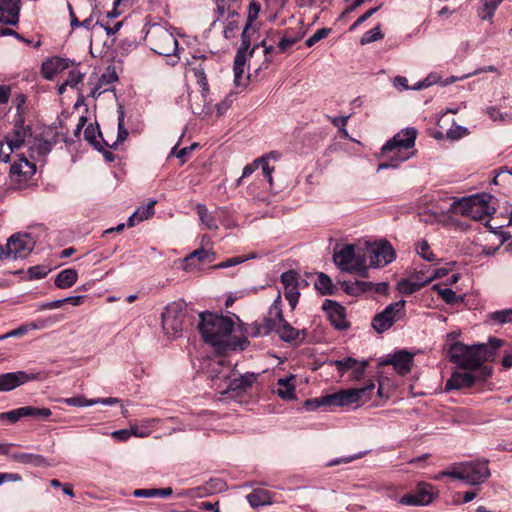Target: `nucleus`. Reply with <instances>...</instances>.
Returning <instances> with one entry per match:
<instances>
[{
    "label": "nucleus",
    "instance_id": "23",
    "mask_svg": "<svg viewBox=\"0 0 512 512\" xmlns=\"http://www.w3.org/2000/svg\"><path fill=\"white\" fill-rule=\"evenodd\" d=\"M242 335L244 337H259L263 335H268L272 332V323L269 322V312L264 318L262 323L254 322L251 324H243L239 325Z\"/></svg>",
    "mask_w": 512,
    "mask_h": 512
},
{
    "label": "nucleus",
    "instance_id": "1",
    "mask_svg": "<svg viewBox=\"0 0 512 512\" xmlns=\"http://www.w3.org/2000/svg\"><path fill=\"white\" fill-rule=\"evenodd\" d=\"M198 329L203 340L219 353L244 350L249 341L244 336L234 335L235 322L231 317L214 313H201Z\"/></svg>",
    "mask_w": 512,
    "mask_h": 512
},
{
    "label": "nucleus",
    "instance_id": "33",
    "mask_svg": "<svg viewBox=\"0 0 512 512\" xmlns=\"http://www.w3.org/2000/svg\"><path fill=\"white\" fill-rule=\"evenodd\" d=\"M419 506H427L433 502L436 494L433 491V486L426 482H420L414 492Z\"/></svg>",
    "mask_w": 512,
    "mask_h": 512
},
{
    "label": "nucleus",
    "instance_id": "42",
    "mask_svg": "<svg viewBox=\"0 0 512 512\" xmlns=\"http://www.w3.org/2000/svg\"><path fill=\"white\" fill-rule=\"evenodd\" d=\"M223 25V35L226 39L234 38L239 30L240 14L220 22Z\"/></svg>",
    "mask_w": 512,
    "mask_h": 512
},
{
    "label": "nucleus",
    "instance_id": "57",
    "mask_svg": "<svg viewBox=\"0 0 512 512\" xmlns=\"http://www.w3.org/2000/svg\"><path fill=\"white\" fill-rule=\"evenodd\" d=\"M250 28H246V25L244 26V29L241 34V46L237 50V52H243L244 56H251L254 49L250 50V37L248 35V31Z\"/></svg>",
    "mask_w": 512,
    "mask_h": 512
},
{
    "label": "nucleus",
    "instance_id": "43",
    "mask_svg": "<svg viewBox=\"0 0 512 512\" xmlns=\"http://www.w3.org/2000/svg\"><path fill=\"white\" fill-rule=\"evenodd\" d=\"M21 412L23 418L32 417L36 419H48L52 415V411L46 407L38 408L34 406H24L21 407Z\"/></svg>",
    "mask_w": 512,
    "mask_h": 512
},
{
    "label": "nucleus",
    "instance_id": "48",
    "mask_svg": "<svg viewBox=\"0 0 512 512\" xmlns=\"http://www.w3.org/2000/svg\"><path fill=\"white\" fill-rule=\"evenodd\" d=\"M416 251L419 256L428 262H436V256L430 249V246L426 240H421L416 245Z\"/></svg>",
    "mask_w": 512,
    "mask_h": 512
},
{
    "label": "nucleus",
    "instance_id": "12",
    "mask_svg": "<svg viewBox=\"0 0 512 512\" xmlns=\"http://www.w3.org/2000/svg\"><path fill=\"white\" fill-rule=\"evenodd\" d=\"M367 256L371 267L380 268L394 261L395 250L389 241L380 240L367 244Z\"/></svg>",
    "mask_w": 512,
    "mask_h": 512
},
{
    "label": "nucleus",
    "instance_id": "5",
    "mask_svg": "<svg viewBox=\"0 0 512 512\" xmlns=\"http://www.w3.org/2000/svg\"><path fill=\"white\" fill-rule=\"evenodd\" d=\"M417 130L407 127L394 135L392 139L387 141L381 148V155L389 161L404 162L410 159L414 152Z\"/></svg>",
    "mask_w": 512,
    "mask_h": 512
},
{
    "label": "nucleus",
    "instance_id": "64",
    "mask_svg": "<svg viewBox=\"0 0 512 512\" xmlns=\"http://www.w3.org/2000/svg\"><path fill=\"white\" fill-rule=\"evenodd\" d=\"M432 266H423L420 269L415 270V272L411 275L413 279L418 282H422L426 277L431 276Z\"/></svg>",
    "mask_w": 512,
    "mask_h": 512
},
{
    "label": "nucleus",
    "instance_id": "63",
    "mask_svg": "<svg viewBox=\"0 0 512 512\" xmlns=\"http://www.w3.org/2000/svg\"><path fill=\"white\" fill-rule=\"evenodd\" d=\"M258 169V158L255 159L254 161H252L251 163L247 164L244 168H243V172H242V176L237 180V186L241 185L242 183V180L244 178H247L248 176H250L252 173H254L256 170Z\"/></svg>",
    "mask_w": 512,
    "mask_h": 512
},
{
    "label": "nucleus",
    "instance_id": "36",
    "mask_svg": "<svg viewBox=\"0 0 512 512\" xmlns=\"http://www.w3.org/2000/svg\"><path fill=\"white\" fill-rule=\"evenodd\" d=\"M293 376L289 378H280L277 381V395L284 400H292L296 397L295 395V386L292 383Z\"/></svg>",
    "mask_w": 512,
    "mask_h": 512
},
{
    "label": "nucleus",
    "instance_id": "24",
    "mask_svg": "<svg viewBox=\"0 0 512 512\" xmlns=\"http://www.w3.org/2000/svg\"><path fill=\"white\" fill-rule=\"evenodd\" d=\"M69 67V60L61 57H52L42 63L41 73L47 80H52L55 75Z\"/></svg>",
    "mask_w": 512,
    "mask_h": 512
},
{
    "label": "nucleus",
    "instance_id": "61",
    "mask_svg": "<svg viewBox=\"0 0 512 512\" xmlns=\"http://www.w3.org/2000/svg\"><path fill=\"white\" fill-rule=\"evenodd\" d=\"M49 270L45 266H33L28 269L30 279H43L47 276Z\"/></svg>",
    "mask_w": 512,
    "mask_h": 512
},
{
    "label": "nucleus",
    "instance_id": "31",
    "mask_svg": "<svg viewBox=\"0 0 512 512\" xmlns=\"http://www.w3.org/2000/svg\"><path fill=\"white\" fill-rule=\"evenodd\" d=\"M35 172V164L29 162L24 157L20 158L18 162H14L10 168L11 177L23 176L24 180H26L28 177H31Z\"/></svg>",
    "mask_w": 512,
    "mask_h": 512
},
{
    "label": "nucleus",
    "instance_id": "29",
    "mask_svg": "<svg viewBox=\"0 0 512 512\" xmlns=\"http://www.w3.org/2000/svg\"><path fill=\"white\" fill-rule=\"evenodd\" d=\"M412 362V354L406 351H399L391 356L386 361V364L393 365L398 374L405 375L411 370Z\"/></svg>",
    "mask_w": 512,
    "mask_h": 512
},
{
    "label": "nucleus",
    "instance_id": "21",
    "mask_svg": "<svg viewBox=\"0 0 512 512\" xmlns=\"http://www.w3.org/2000/svg\"><path fill=\"white\" fill-rule=\"evenodd\" d=\"M21 0H0V23L16 25L19 21Z\"/></svg>",
    "mask_w": 512,
    "mask_h": 512
},
{
    "label": "nucleus",
    "instance_id": "34",
    "mask_svg": "<svg viewBox=\"0 0 512 512\" xmlns=\"http://www.w3.org/2000/svg\"><path fill=\"white\" fill-rule=\"evenodd\" d=\"M78 279V274L75 269L68 268L60 271L55 277V286L60 289L72 287Z\"/></svg>",
    "mask_w": 512,
    "mask_h": 512
},
{
    "label": "nucleus",
    "instance_id": "17",
    "mask_svg": "<svg viewBox=\"0 0 512 512\" xmlns=\"http://www.w3.org/2000/svg\"><path fill=\"white\" fill-rule=\"evenodd\" d=\"M118 81V75L114 66H108L95 83L91 86L90 96L98 98L101 94L113 90V84Z\"/></svg>",
    "mask_w": 512,
    "mask_h": 512
},
{
    "label": "nucleus",
    "instance_id": "60",
    "mask_svg": "<svg viewBox=\"0 0 512 512\" xmlns=\"http://www.w3.org/2000/svg\"><path fill=\"white\" fill-rule=\"evenodd\" d=\"M235 100V94L229 93L221 102L216 105L217 115H223L232 105Z\"/></svg>",
    "mask_w": 512,
    "mask_h": 512
},
{
    "label": "nucleus",
    "instance_id": "35",
    "mask_svg": "<svg viewBox=\"0 0 512 512\" xmlns=\"http://www.w3.org/2000/svg\"><path fill=\"white\" fill-rule=\"evenodd\" d=\"M155 200L150 201L147 205L138 208L128 219L127 226L132 227L139 222L148 219L154 214Z\"/></svg>",
    "mask_w": 512,
    "mask_h": 512
},
{
    "label": "nucleus",
    "instance_id": "19",
    "mask_svg": "<svg viewBox=\"0 0 512 512\" xmlns=\"http://www.w3.org/2000/svg\"><path fill=\"white\" fill-rule=\"evenodd\" d=\"M323 309L327 312V315L331 321V324L339 330L348 328L349 323L346 320L345 309L339 303L333 300H325Z\"/></svg>",
    "mask_w": 512,
    "mask_h": 512
},
{
    "label": "nucleus",
    "instance_id": "3",
    "mask_svg": "<svg viewBox=\"0 0 512 512\" xmlns=\"http://www.w3.org/2000/svg\"><path fill=\"white\" fill-rule=\"evenodd\" d=\"M488 464L489 461L485 459L454 464L449 469L440 472L436 479L451 477L471 486L481 485L491 475Z\"/></svg>",
    "mask_w": 512,
    "mask_h": 512
},
{
    "label": "nucleus",
    "instance_id": "56",
    "mask_svg": "<svg viewBox=\"0 0 512 512\" xmlns=\"http://www.w3.org/2000/svg\"><path fill=\"white\" fill-rule=\"evenodd\" d=\"M331 33L330 28H321L318 29L312 36H310L306 41L305 44L307 47L314 46L317 42L325 39L328 37V35Z\"/></svg>",
    "mask_w": 512,
    "mask_h": 512
},
{
    "label": "nucleus",
    "instance_id": "45",
    "mask_svg": "<svg viewBox=\"0 0 512 512\" xmlns=\"http://www.w3.org/2000/svg\"><path fill=\"white\" fill-rule=\"evenodd\" d=\"M433 290L437 291L438 295L447 303V304H456L458 302H462L464 298L462 296L456 295V293L450 288H441L439 284L433 285Z\"/></svg>",
    "mask_w": 512,
    "mask_h": 512
},
{
    "label": "nucleus",
    "instance_id": "58",
    "mask_svg": "<svg viewBox=\"0 0 512 512\" xmlns=\"http://www.w3.org/2000/svg\"><path fill=\"white\" fill-rule=\"evenodd\" d=\"M322 406H330V402L326 399V396L308 399L304 403V407L308 411H315Z\"/></svg>",
    "mask_w": 512,
    "mask_h": 512
},
{
    "label": "nucleus",
    "instance_id": "39",
    "mask_svg": "<svg viewBox=\"0 0 512 512\" xmlns=\"http://www.w3.org/2000/svg\"><path fill=\"white\" fill-rule=\"evenodd\" d=\"M427 285L426 280L422 282H418L411 276L409 279H403L398 282L397 289L401 294L411 295L417 291H419L422 287Z\"/></svg>",
    "mask_w": 512,
    "mask_h": 512
},
{
    "label": "nucleus",
    "instance_id": "50",
    "mask_svg": "<svg viewBox=\"0 0 512 512\" xmlns=\"http://www.w3.org/2000/svg\"><path fill=\"white\" fill-rule=\"evenodd\" d=\"M99 135L101 136V133L100 131L98 130L97 127H94L93 124H89L86 129L84 130V138L90 142L91 144L94 145V147L96 149H98L99 151H102L103 150V147L100 145L99 142H97L96 140V136Z\"/></svg>",
    "mask_w": 512,
    "mask_h": 512
},
{
    "label": "nucleus",
    "instance_id": "11",
    "mask_svg": "<svg viewBox=\"0 0 512 512\" xmlns=\"http://www.w3.org/2000/svg\"><path fill=\"white\" fill-rule=\"evenodd\" d=\"M375 384L370 382L364 387L356 389H346L339 392L326 395V399L330 402V406L344 407L356 404L363 398H369V393L374 390Z\"/></svg>",
    "mask_w": 512,
    "mask_h": 512
},
{
    "label": "nucleus",
    "instance_id": "38",
    "mask_svg": "<svg viewBox=\"0 0 512 512\" xmlns=\"http://www.w3.org/2000/svg\"><path fill=\"white\" fill-rule=\"evenodd\" d=\"M246 498L249 504L254 508L264 506L272 502L270 493L264 489H256L248 494Z\"/></svg>",
    "mask_w": 512,
    "mask_h": 512
},
{
    "label": "nucleus",
    "instance_id": "16",
    "mask_svg": "<svg viewBox=\"0 0 512 512\" xmlns=\"http://www.w3.org/2000/svg\"><path fill=\"white\" fill-rule=\"evenodd\" d=\"M32 139V129L29 125H24V119H15L14 127L11 132L5 136V143L12 148L19 149L20 147L30 144Z\"/></svg>",
    "mask_w": 512,
    "mask_h": 512
},
{
    "label": "nucleus",
    "instance_id": "53",
    "mask_svg": "<svg viewBox=\"0 0 512 512\" xmlns=\"http://www.w3.org/2000/svg\"><path fill=\"white\" fill-rule=\"evenodd\" d=\"M253 256H247V257H242V256H235V257H231L221 263H218L216 265H213L212 266V269H225V268H229V267H233V266H236L238 264H241L245 261H247L248 259L252 258Z\"/></svg>",
    "mask_w": 512,
    "mask_h": 512
},
{
    "label": "nucleus",
    "instance_id": "6",
    "mask_svg": "<svg viewBox=\"0 0 512 512\" xmlns=\"http://www.w3.org/2000/svg\"><path fill=\"white\" fill-rule=\"evenodd\" d=\"M333 261L341 271L367 276L366 253L356 250L354 244H337L333 252Z\"/></svg>",
    "mask_w": 512,
    "mask_h": 512
},
{
    "label": "nucleus",
    "instance_id": "41",
    "mask_svg": "<svg viewBox=\"0 0 512 512\" xmlns=\"http://www.w3.org/2000/svg\"><path fill=\"white\" fill-rule=\"evenodd\" d=\"M247 59L248 57L244 56L243 52H236L233 65L234 83L236 86L241 84Z\"/></svg>",
    "mask_w": 512,
    "mask_h": 512
},
{
    "label": "nucleus",
    "instance_id": "22",
    "mask_svg": "<svg viewBox=\"0 0 512 512\" xmlns=\"http://www.w3.org/2000/svg\"><path fill=\"white\" fill-rule=\"evenodd\" d=\"M207 373L212 380L227 381L231 378V365L226 360L215 357L208 361Z\"/></svg>",
    "mask_w": 512,
    "mask_h": 512
},
{
    "label": "nucleus",
    "instance_id": "47",
    "mask_svg": "<svg viewBox=\"0 0 512 512\" xmlns=\"http://www.w3.org/2000/svg\"><path fill=\"white\" fill-rule=\"evenodd\" d=\"M124 117H125L124 111H123V109H120L118 111V134H117V140L112 145H110V147H115L118 143H123L127 139V137H128V131L125 128V125H124ZM106 145L109 146L108 143H106Z\"/></svg>",
    "mask_w": 512,
    "mask_h": 512
},
{
    "label": "nucleus",
    "instance_id": "30",
    "mask_svg": "<svg viewBox=\"0 0 512 512\" xmlns=\"http://www.w3.org/2000/svg\"><path fill=\"white\" fill-rule=\"evenodd\" d=\"M256 380V375L254 373H245L240 375L237 378L229 379L228 384L225 389H223L222 393H227L229 391H241L246 390L251 387L252 384Z\"/></svg>",
    "mask_w": 512,
    "mask_h": 512
},
{
    "label": "nucleus",
    "instance_id": "14",
    "mask_svg": "<svg viewBox=\"0 0 512 512\" xmlns=\"http://www.w3.org/2000/svg\"><path fill=\"white\" fill-rule=\"evenodd\" d=\"M40 372L16 371L0 374V392L11 391L25 383L40 380Z\"/></svg>",
    "mask_w": 512,
    "mask_h": 512
},
{
    "label": "nucleus",
    "instance_id": "46",
    "mask_svg": "<svg viewBox=\"0 0 512 512\" xmlns=\"http://www.w3.org/2000/svg\"><path fill=\"white\" fill-rule=\"evenodd\" d=\"M504 0H482V11L480 17L484 20H491L496 9Z\"/></svg>",
    "mask_w": 512,
    "mask_h": 512
},
{
    "label": "nucleus",
    "instance_id": "2",
    "mask_svg": "<svg viewBox=\"0 0 512 512\" xmlns=\"http://www.w3.org/2000/svg\"><path fill=\"white\" fill-rule=\"evenodd\" d=\"M503 345V340L491 338L489 344L467 346L461 342L453 343L448 350L450 361L465 369L475 370L483 362L493 359L495 351Z\"/></svg>",
    "mask_w": 512,
    "mask_h": 512
},
{
    "label": "nucleus",
    "instance_id": "28",
    "mask_svg": "<svg viewBox=\"0 0 512 512\" xmlns=\"http://www.w3.org/2000/svg\"><path fill=\"white\" fill-rule=\"evenodd\" d=\"M475 383V377L469 372H454L447 380L445 390L470 388Z\"/></svg>",
    "mask_w": 512,
    "mask_h": 512
},
{
    "label": "nucleus",
    "instance_id": "40",
    "mask_svg": "<svg viewBox=\"0 0 512 512\" xmlns=\"http://www.w3.org/2000/svg\"><path fill=\"white\" fill-rule=\"evenodd\" d=\"M315 288L322 295H332L336 291V287L334 286L331 278L324 273L318 274L317 280L315 282Z\"/></svg>",
    "mask_w": 512,
    "mask_h": 512
},
{
    "label": "nucleus",
    "instance_id": "18",
    "mask_svg": "<svg viewBox=\"0 0 512 512\" xmlns=\"http://www.w3.org/2000/svg\"><path fill=\"white\" fill-rule=\"evenodd\" d=\"M281 283L284 286V295L290 306L295 308L300 293L298 291L299 275L294 270H288L281 275Z\"/></svg>",
    "mask_w": 512,
    "mask_h": 512
},
{
    "label": "nucleus",
    "instance_id": "52",
    "mask_svg": "<svg viewBox=\"0 0 512 512\" xmlns=\"http://www.w3.org/2000/svg\"><path fill=\"white\" fill-rule=\"evenodd\" d=\"M490 319L496 323H512V309H505L491 313Z\"/></svg>",
    "mask_w": 512,
    "mask_h": 512
},
{
    "label": "nucleus",
    "instance_id": "62",
    "mask_svg": "<svg viewBox=\"0 0 512 512\" xmlns=\"http://www.w3.org/2000/svg\"><path fill=\"white\" fill-rule=\"evenodd\" d=\"M84 78V74L81 73L79 70H71L69 72L68 78L66 79V85H69L70 87H75L77 84L82 82Z\"/></svg>",
    "mask_w": 512,
    "mask_h": 512
},
{
    "label": "nucleus",
    "instance_id": "4",
    "mask_svg": "<svg viewBox=\"0 0 512 512\" xmlns=\"http://www.w3.org/2000/svg\"><path fill=\"white\" fill-rule=\"evenodd\" d=\"M492 199L493 197L487 193L463 197L451 204L450 211L482 221L496 211V208L491 205Z\"/></svg>",
    "mask_w": 512,
    "mask_h": 512
},
{
    "label": "nucleus",
    "instance_id": "51",
    "mask_svg": "<svg viewBox=\"0 0 512 512\" xmlns=\"http://www.w3.org/2000/svg\"><path fill=\"white\" fill-rule=\"evenodd\" d=\"M384 37V34L381 32L380 27H375L367 32H365L361 39L360 43L362 45L369 44L374 41H378Z\"/></svg>",
    "mask_w": 512,
    "mask_h": 512
},
{
    "label": "nucleus",
    "instance_id": "7",
    "mask_svg": "<svg viewBox=\"0 0 512 512\" xmlns=\"http://www.w3.org/2000/svg\"><path fill=\"white\" fill-rule=\"evenodd\" d=\"M145 40L152 51L162 56H175L178 50V41L173 33L160 24L149 26Z\"/></svg>",
    "mask_w": 512,
    "mask_h": 512
},
{
    "label": "nucleus",
    "instance_id": "13",
    "mask_svg": "<svg viewBox=\"0 0 512 512\" xmlns=\"http://www.w3.org/2000/svg\"><path fill=\"white\" fill-rule=\"evenodd\" d=\"M405 304V300H399L388 305L382 312L374 316L371 323L372 327L378 333L388 330L404 312Z\"/></svg>",
    "mask_w": 512,
    "mask_h": 512
},
{
    "label": "nucleus",
    "instance_id": "49",
    "mask_svg": "<svg viewBox=\"0 0 512 512\" xmlns=\"http://www.w3.org/2000/svg\"><path fill=\"white\" fill-rule=\"evenodd\" d=\"M261 4L258 0H251L248 5L246 28H251L259 16Z\"/></svg>",
    "mask_w": 512,
    "mask_h": 512
},
{
    "label": "nucleus",
    "instance_id": "8",
    "mask_svg": "<svg viewBox=\"0 0 512 512\" xmlns=\"http://www.w3.org/2000/svg\"><path fill=\"white\" fill-rule=\"evenodd\" d=\"M269 322L272 323V331L276 332L281 340L285 342H301L306 337L305 329H296L284 319L277 301L269 308Z\"/></svg>",
    "mask_w": 512,
    "mask_h": 512
},
{
    "label": "nucleus",
    "instance_id": "44",
    "mask_svg": "<svg viewBox=\"0 0 512 512\" xmlns=\"http://www.w3.org/2000/svg\"><path fill=\"white\" fill-rule=\"evenodd\" d=\"M196 211L200 218V221L210 230H215L218 225L214 217L209 213L207 207L204 204H197Z\"/></svg>",
    "mask_w": 512,
    "mask_h": 512
},
{
    "label": "nucleus",
    "instance_id": "9",
    "mask_svg": "<svg viewBox=\"0 0 512 512\" xmlns=\"http://www.w3.org/2000/svg\"><path fill=\"white\" fill-rule=\"evenodd\" d=\"M186 309L182 302L169 303L162 313V328L168 337L176 338L183 330Z\"/></svg>",
    "mask_w": 512,
    "mask_h": 512
},
{
    "label": "nucleus",
    "instance_id": "37",
    "mask_svg": "<svg viewBox=\"0 0 512 512\" xmlns=\"http://www.w3.org/2000/svg\"><path fill=\"white\" fill-rule=\"evenodd\" d=\"M276 159V153L270 152L258 158V168H261L262 174L266 179L267 184L271 187L273 185L272 173L274 172V166L269 164V160Z\"/></svg>",
    "mask_w": 512,
    "mask_h": 512
},
{
    "label": "nucleus",
    "instance_id": "15",
    "mask_svg": "<svg viewBox=\"0 0 512 512\" xmlns=\"http://www.w3.org/2000/svg\"><path fill=\"white\" fill-rule=\"evenodd\" d=\"M34 248V241L28 234L12 235L7 241L8 254L11 259L25 258Z\"/></svg>",
    "mask_w": 512,
    "mask_h": 512
},
{
    "label": "nucleus",
    "instance_id": "55",
    "mask_svg": "<svg viewBox=\"0 0 512 512\" xmlns=\"http://www.w3.org/2000/svg\"><path fill=\"white\" fill-rule=\"evenodd\" d=\"M63 402L69 406L75 407H89L93 406V399H86L84 396H75L63 399Z\"/></svg>",
    "mask_w": 512,
    "mask_h": 512
},
{
    "label": "nucleus",
    "instance_id": "25",
    "mask_svg": "<svg viewBox=\"0 0 512 512\" xmlns=\"http://www.w3.org/2000/svg\"><path fill=\"white\" fill-rule=\"evenodd\" d=\"M238 8L239 6L236 0H217V17L212 22L211 26L216 27V25L222 20H226L230 17H236L237 14H239Z\"/></svg>",
    "mask_w": 512,
    "mask_h": 512
},
{
    "label": "nucleus",
    "instance_id": "26",
    "mask_svg": "<svg viewBox=\"0 0 512 512\" xmlns=\"http://www.w3.org/2000/svg\"><path fill=\"white\" fill-rule=\"evenodd\" d=\"M11 461L24 464V465H32L36 467L47 466V460L42 455L33 454V453H24V452H11L9 450V454H5Z\"/></svg>",
    "mask_w": 512,
    "mask_h": 512
},
{
    "label": "nucleus",
    "instance_id": "20",
    "mask_svg": "<svg viewBox=\"0 0 512 512\" xmlns=\"http://www.w3.org/2000/svg\"><path fill=\"white\" fill-rule=\"evenodd\" d=\"M216 255L214 252L206 249H197L191 252L184 258V270L193 272L200 269V264L208 262L211 263L215 260Z\"/></svg>",
    "mask_w": 512,
    "mask_h": 512
},
{
    "label": "nucleus",
    "instance_id": "27",
    "mask_svg": "<svg viewBox=\"0 0 512 512\" xmlns=\"http://www.w3.org/2000/svg\"><path fill=\"white\" fill-rule=\"evenodd\" d=\"M306 34V30L303 28L302 23L299 24L297 29H286L283 33L282 38L278 43V49L280 52H286L295 43L301 40Z\"/></svg>",
    "mask_w": 512,
    "mask_h": 512
},
{
    "label": "nucleus",
    "instance_id": "10",
    "mask_svg": "<svg viewBox=\"0 0 512 512\" xmlns=\"http://www.w3.org/2000/svg\"><path fill=\"white\" fill-rule=\"evenodd\" d=\"M192 72L197 84L200 86L201 101H192L190 103L191 110L196 115H208L211 113V100L208 99L210 89L207 81L205 68L202 64L192 68Z\"/></svg>",
    "mask_w": 512,
    "mask_h": 512
},
{
    "label": "nucleus",
    "instance_id": "32",
    "mask_svg": "<svg viewBox=\"0 0 512 512\" xmlns=\"http://www.w3.org/2000/svg\"><path fill=\"white\" fill-rule=\"evenodd\" d=\"M53 317H50L49 319H38L36 321H31L24 323L17 327L16 329H13L8 332L9 338L12 337H21L25 334H27L30 330H39L43 329L48 326L49 320H51Z\"/></svg>",
    "mask_w": 512,
    "mask_h": 512
},
{
    "label": "nucleus",
    "instance_id": "59",
    "mask_svg": "<svg viewBox=\"0 0 512 512\" xmlns=\"http://www.w3.org/2000/svg\"><path fill=\"white\" fill-rule=\"evenodd\" d=\"M354 365H357V360L351 357L335 361V366L342 375L346 371L352 370Z\"/></svg>",
    "mask_w": 512,
    "mask_h": 512
},
{
    "label": "nucleus",
    "instance_id": "54",
    "mask_svg": "<svg viewBox=\"0 0 512 512\" xmlns=\"http://www.w3.org/2000/svg\"><path fill=\"white\" fill-rule=\"evenodd\" d=\"M27 97L23 93L17 94L13 99V105L16 107L17 113L15 119H24V106L26 104Z\"/></svg>",
    "mask_w": 512,
    "mask_h": 512
}]
</instances>
